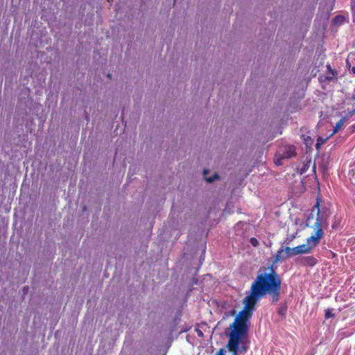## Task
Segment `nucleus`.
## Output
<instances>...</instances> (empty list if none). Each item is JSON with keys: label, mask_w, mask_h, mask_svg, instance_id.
I'll return each instance as SVG.
<instances>
[{"label": "nucleus", "mask_w": 355, "mask_h": 355, "mask_svg": "<svg viewBox=\"0 0 355 355\" xmlns=\"http://www.w3.org/2000/svg\"><path fill=\"white\" fill-rule=\"evenodd\" d=\"M295 248H291L289 247H286L285 249H283L282 248H280L277 252L275 257L274 263H277L281 259H282V254L285 252L286 256L285 258H288L292 256H295L296 253L295 251Z\"/></svg>", "instance_id": "obj_5"}, {"label": "nucleus", "mask_w": 355, "mask_h": 355, "mask_svg": "<svg viewBox=\"0 0 355 355\" xmlns=\"http://www.w3.org/2000/svg\"><path fill=\"white\" fill-rule=\"evenodd\" d=\"M302 263L305 266H314L317 263L318 260L313 256H307L303 258Z\"/></svg>", "instance_id": "obj_6"}, {"label": "nucleus", "mask_w": 355, "mask_h": 355, "mask_svg": "<svg viewBox=\"0 0 355 355\" xmlns=\"http://www.w3.org/2000/svg\"><path fill=\"white\" fill-rule=\"evenodd\" d=\"M107 77H108L109 78H111V75H110V73H108V74H107Z\"/></svg>", "instance_id": "obj_14"}, {"label": "nucleus", "mask_w": 355, "mask_h": 355, "mask_svg": "<svg viewBox=\"0 0 355 355\" xmlns=\"http://www.w3.org/2000/svg\"><path fill=\"white\" fill-rule=\"evenodd\" d=\"M318 206L319 204L317 202L315 207H318V217L314 224L315 234L306 239V243L295 247L296 255L311 253L312 250L319 244L320 239L324 236V232L321 224V219L319 217L320 209H318Z\"/></svg>", "instance_id": "obj_3"}, {"label": "nucleus", "mask_w": 355, "mask_h": 355, "mask_svg": "<svg viewBox=\"0 0 355 355\" xmlns=\"http://www.w3.org/2000/svg\"><path fill=\"white\" fill-rule=\"evenodd\" d=\"M353 130L355 132V124L352 125Z\"/></svg>", "instance_id": "obj_13"}, {"label": "nucleus", "mask_w": 355, "mask_h": 355, "mask_svg": "<svg viewBox=\"0 0 355 355\" xmlns=\"http://www.w3.org/2000/svg\"><path fill=\"white\" fill-rule=\"evenodd\" d=\"M295 146L294 145H285L279 148L275 155V162L277 165H281L282 162L279 159H289L296 155Z\"/></svg>", "instance_id": "obj_4"}, {"label": "nucleus", "mask_w": 355, "mask_h": 355, "mask_svg": "<svg viewBox=\"0 0 355 355\" xmlns=\"http://www.w3.org/2000/svg\"><path fill=\"white\" fill-rule=\"evenodd\" d=\"M202 335V331H200V333L198 334V335Z\"/></svg>", "instance_id": "obj_16"}, {"label": "nucleus", "mask_w": 355, "mask_h": 355, "mask_svg": "<svg viewBox=\"0 0 355 355\" xmlns=\"http://www.w3.org/2000/svg\"><path fill=\"white\" fill-rule=\"evenodd\" d=\"M347 121V119L345 116H343L342 117L336 124L334 128V130H333V132L330 135V136H332L334 135V134H336V132H338V131L344 125V124L345 123V122Z\"/></svg>", "instance_id": "obj_7"}, {"label": "nucleus", "mask_w": 355, "mask_h": 355, "mask_svg": "<svg viewBox=\"0 0 355 355\" xmlns=\"http://www.w3.org/2000/svg\"><path fill=\"white\" fill-rule=\"evenodd\" d=\"M250 243L254 247H257L259 245V241L254 237H252L250 239Z\"/></svg>", "instance_id": "obj_10"}, {"label": "nucleus", "mask_w": 355, "mask_h": 355, "mask_svg": "<svg viewBox=\"0 0 355 355\" xmlns=\"http://www.w3.org/2000/svg\"><path fill=\"white\" fill-rule=\"evenodd\" d=\"M282 281L273 264L267 268H261L252 282L250 296L257 302L266 295H270L273 302L279 300Z\"/></svg>", "instance_id": "obj_2"}, {"label": "nucleus", "mask_w": 355, "mask_h": 355, "mask_svg": "<svg viewBox=\"0 0 355 355\" xmlns=\"http://www.w3.org/2000/svg\"><path fill=\"white\" fill-rule=\"evenodd\" d=\"M352 71L354 73H355V67H353Z\"/></svg>", "instance_id": "obj_15"}, {"label": "nucleus", "mask_w": 355, "mask_h": 355, "mask_svg": "<svg viewBox=\"0 0 355 355\" xmlns=\"http://www.w3.org/2000/svg\"><path fill=\"white\" fill-rule=\"evenodd\" d=\"M257 302L253 297L247 295L243 300V309L239 313L234 322L230 325L232 330L229 335V340L226 347L232 355H239V353H245L248 350L247 346L243 345L239 347V344L247 334V322L252 318ZM215 355H226L225 351L221 348Z\"/></svg>", "instance_id": "obj_1"}, {"label": "nucleus", "mask_w": 355, "mask_h": 355, "mask_svg": "<svg viewBox=\"0 0 355 355\" xmlns=\"http://www.w3.org/2000/svg\"><path fill=\"white\" fill-rule=\"evenodd\" d=\"M286 311V307H282L279 309L278 313L281 315H284Z\"/></svg>", "instance_id": "obj_12"}, {"label": "nucleus", "mask_w": 355, "mask_h": 355, "mask_svg": "<svg viewBox=\"0 0 355 355\" xmlns=\"http://www.w3.org/2000/svg\"><path fill=\"white\" fill-rule=\"evenodd\" d=\"M327 67H328L329 69H330V68H331V67H330V65H329V64H328V65H327Z\"/></svg>", "instance_id": "obj_17"}, {"label": "nucleus", "mask_w": 355, "mask_h": 355, "mask_svg": "<svg viewBox=\"0 0 355 355\" xmlns=\"http://www.w3.org/2000/svg\"><path fill=\"white\" fill-rule=\"evenodd\" d=\"M334 317V314L332 313L331 309H327L325 311V318L328 319Z\"/></svg>", "instance_id": "obj_11"}, {"label": "nucleus", "mask_w": 355, "mask_h": 355, "mask_svg": "<svg viewBox=\"0 0 355 355\" xmlns=\"http://www.w3.org/2000/svg\"><path fill=\"white\" fill-rule=\"evenodd\" d=\"M331 136L327 137L326 138L318 137L317 139V141L315 144V148L316 149L319 150L322 145L325 144L327 141L331 137Z\"/></svg>", "instance_id": "obj_8"}, {"label": "nucleus", "mask_w": 355, "mask_h": 355, "mask_svg": "<svg viewBox=\"0 0 355 355\" xmlns=\"http://www.w3.org/2000/svg\"><path fill=\"white\" fill-rule=\"evenodd\" d=\"M208 173H209L208 170H204V171H203L204 178L207 182H212L214 179L219 178L218 175L216 173H214L211 178L207 177V175Z\"/></svg>", "instance_id": "obj_9"}]
</instances>
